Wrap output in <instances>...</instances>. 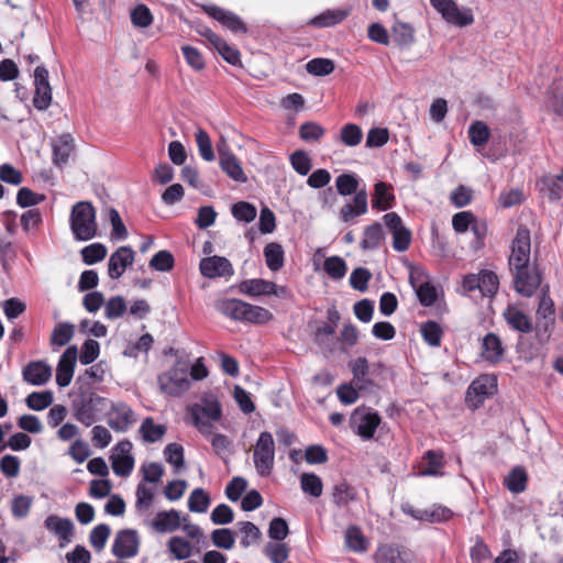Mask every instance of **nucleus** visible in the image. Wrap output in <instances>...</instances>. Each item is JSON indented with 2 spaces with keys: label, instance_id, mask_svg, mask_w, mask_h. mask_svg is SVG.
<instances>
[{
  "label": "nucleus",
  "instance_id": "obj_1",
  "mask_svg": "<svg viewBox=\"0 0 563 563\" xmlns=\"http://www.w3.org/2000/svg\"><path fill=\"white\" fill-rule=\"evenodd\" d=\"M515 290L523 297H532L541 285L542 275L537 264H531V235L526 225H519L511 241L508 257Z\"/></svg>",
  "mask_w": 563,
  "mask_h": 563
},
{
  "label": "nucleus",
  "instance_id": "obj_2",
  "mask_svg": "<svg viewBox=\"0 0 563 563\" xmlns=\"http://www.w3.org/2000/svg\"><path fill=\"white\" fill-rule=\"evenodd\" d=\"M70 231L76 241H89L97 236L96 209L88 201L73 206L69 217Z\"/></svg>",
  "mask_w": 563,
  "mask_h": 563
},
{
  "label": "nucleus",
  "instance_id": "obj_3",
  "mask_svg": "<svg viewBox=\"0 0 563 563\" xmlns=\"http://www.w3.org/2000/svg\"><path fill=\"white\" fill-rule=\"evenodd\" d=\"M190 422L198 431L209 437L214 429L213 422L219 421L222 417V408L218 400L205 401L203 404H194L188 407Z\"/></svg>",
  "mask_w": 563,
  "mask_h": 563
},
{
  "label": "nucleus",
  "instance_id": "obj_4",
  "mask_svg": "<svg viewBox=\"0 0 563 563\" xmlns=\"http://www.w3.org/2000/svg\"><path fill=\"white\" fill-rule=\"evenodd\" d=\"M275 441L268 431L260 433L253 449V463L261 477H268L275 466Z\"/></svg>",
  "mask_w": 563,
  "mask_h": 563
},
{
  "label": "nucleus",
  "instance_id": "obj_5",
  "mask_svg": "<svg viewBox=\"0 0 563 563\" xmlns=\"http://www.w3.org/2000/svg\"><path fill=\"white\" fill-rule=\"evenodd\" d=\"M159 389L169 397H178L186 393L190 387L188 378V368L180 363L175 364L168 371L157 377Z\"/></svg>",
  "mask_w": 563,
  "mask_h": 563
},
{
  "label": "nucleus",
  "instance_id": "obj_6",
  "mask_svg": "<svg viewBox=\"0 0 563 563\" xmlns=\"http://www.w3.org/2000/svg\"><path fill=\"white\" fill-rule=\"evenodd\" d=\"M380 422L382 418L378 412L366 406L356 407L349 421L352 431L363 440L373 439Z\"/></svg>",
  "mask_w": 563,
  "mask_h": 563
},
{
  "label": "nucleus",
  "instance_id": "obj_7",
  "mask_svg": "<svg viewBox=\"0 0 563 563\" xmlns=\"http://www.w3.org/2000/svg\"><path fill=\"white\" fill-rule=\"evenodd\" d=\"M136 422L135 412L126 402H112L107 413V423L115 432H126Z\"/></svg>",
  "mask_w": 563,
  "mask_h": 563
},
{
  "label": "nucleus",
  "instance_id": "obj_8",
  "mask_svg": "<svg viewBox=\"0 0 563 563\" xmlns=\"http://www.w3.org/2000/svg\"><path fill=\"white\" fill-rule=\"evenodd\" d=\"M140 537L134 529H123L117 532L112 543V554L118 559H131L137 555Z\"/></svg>",
  "mask_w": 563,
  "mask_h": 563
},
{
  "label": "nucleus",
  "instance_id": "obj_9",
  "mask_svg": "<svg viewBox=\"0 0 563 563\" xmlns=\"http://www.w3.org/2000/svg\"><path fill=\"white\" fill-rule=\"evenodd\" d=\"M536 316L538 335L549 338L554 327V302L549 295L548 288L542 289Z\"/></svg>",
  "mask_w": 563,
  "mask_h": 563
},
{
  "label": "nucleus",
  "instance_id": "obj_10",
  "mask_svg": "<svg viewBox=\"0 0 563 563\" xmlns=\"http://www.w3.org/2000/svg\"><path fill=\"white\" fill-rule=\"evenodd\" d=\"M131 450L132 443L129 440H122L113 446L110 460L115 475L126 477L131 474L134 467V459L130 454Z\"/></svg>",
  "mask_w": 563,
  "mask_h": 563
},
{
  "label": "nucleus",
  "instance_id": "obj_11",
  "mask_svg": "<svg viewBox=\"0 0 563 563\" xmlns=\"http://www.w3.org/2000/svg\"><path fill=\"white\" fill-rule=\"evenodd\" d=\"M497 389V379L493 375H482L468 386L466 391V400L474 407L483 405L485 399Z\"/></svg>",
  "mask_w": 563,
  "mask_h": 563
},
{
  "label": "nucleus",
  "instance_id": "obj_12",
  "mask_svg": "<svg viewBox=\"0 0 563 563\" xmlns=\"http://www.w3.org/2000/svg\"><path fill=\"white\" fill-rule=\"evenodd\" d=\"M386 227L391 231L393 247L397 252H405L411 243V232L402 224V219L396 212H388L384 217Z\"/></svg>",
  "mask_w": 563,
  "mask_h": 563
},
{
  "label": "nucleus",
  "instance_id": "obj_13",
  "mask_svg": "<svg viewBox=\"0 0 563 563\" xmlns=\"http://www.w3.org/2000/svg\"><path fill=\"white\" fill-rule=\"evenodd\" d=\"M199 271L203 277L209 279L230 278L234 275L231 262L227 257L218 255L201 258Z\"/></svg>",
  "mask_w": 563,
  "mask_h": 563
},
{
  "label": "nucleus",
  "instance_id": "obj_14",
  "mask_svg": "<svg viewBox=\"0 0 563 563\" xmlns=\"http://www.w3.org/2000/svg\"><path fill=\"white\" fill-rule=\"evenodd\" d=\"M35 92L33 97V106L40 111L46 110L52 102V88L48 82V70L40 65L34 70Z\"/></svg>",
  "mask_w": 563,
  "mask_h": 563
},
{
  "label": "nucleus",
  "instance_id": "obj_15",
  "mask_svg": "<svg viewBox=\"0 0 563 563\" xmlns=\"http://www.w3.org/2000/svg\"><path fill=\"white\" fill-rule=\"evenodd\" d=\"M410 284L416 290L419 302L424 307H430L435 303L438 292L435 287L428 280L422 269H416L410 273Z\"/></svg>",
  "mask_w": 563,
  "mask_h": 563
},
{
  "label": "nucleus",
  "instance_id": "obj_16",
  "mask_svg": "<svg viewBox=\"0 0 563 563\" xmlns=\"http://www.w3.org/2000/svg\"><path fill=\"white\" fill-rule=\"evenodd\" d=\"M353 378L351 383L362 393L371 394L376 389L375 382L368 377L369 364L365 357H357L349 364Z\"/></svg>",
  "mask_w": 563,
  "mask_h": 563
},
{
  "label": "nucleus",
  "instance_id": "obj_17",
  "mask_svg": "<svg viewBox=\"0 0 563 563\" xmlns=\"http://www.w3.org/2000/svg\"><path fill=\"white\" fill-rule=\"evenodd\" d=\"M103 399L99 396L90 395L74 404V417L85 427L92 426L99 419L98 405Z\"/></svg>",
  "mask_w": 563,
  "mask_h": 563
},
{
  "label": "nucleus",
  "instance_id": "obj_18",
  "mask_svg": "<svg viewBox=\"0 0 563 563\" xmlns=\"http://www.w3.org/2000/svg\"><path fill=\"white\" fill-rule=\"evenodd\" d=\"M135 253L130 246L118 247L109 257L108 275L111 279H119L134 262Z\"/></svg>",
  "mask_w": 563,
  "mask_h": 563
},
{
  "label": "nucleus",
  "instance_id": "obj_19",
  "mask_svg": "<svg viewBox=\"0 0 563 563\" xmlns=\"http://www.w3.org/2000/svg\"><path fill=\"white\" fill-rule=\"evenodd\" d=\"M77 358L78 349L76 345L68 346L62 354L56 367V384L59 387H66L70 384Z\"/></svg>",
  "mask_w": 563,
  "mask_h": 563
},
{
  "label": "nucleus",
  "instance_id": "obj_20",
  "mask_svg": "<svg viewBox=\"0 0 563 563\" xmlns=\"http://www.w3.org/2000/svg\"><path fill=\"white\" fill-rule=\"evenodd\" d=\"M205 12L217 20L223 26L228 27L233 33H246L247 26L243 20L232 11L225 10L218 5H205Z\"/></svg>",
  "mask_w": 563,
  "mask_h": 563
},
{
  "label": "nucleus",
  "instance_id": "obj_21",
  "mask_svg": "<svg viewBox=\"0 0 563 563\" xmlns=\"http://www.w3.org/2000/svg\"><path fill=\"white\" fill-rule=\"evenodd\" d=\"M374 563H408L409 551L397 543H380L373 553Z\"/></svg>",
  "mask_w": 563,
  "mask_h": 563
},
{
  "label": "nucleus",
  "instance_id": "obj_22",
  "mask_svg": "<svg viewBox=\"0 0 563 563\" xmlns=\"http://www.w3.org/2000/svg\"><path fill=\"white\" fill-rule=\"evenodd\" d=\"M25 383L32 386H43L52 377V367L44 361H31L22 369Z\"/></svg>",
  "mask_w": 563,
  "mask_h": 563
},
{
  "label": "nucleus",
  "instance_id": "obj_23",
  "mask_svg": "<svg viewBox=\"0 0 563 563\" xmlns=\"http://www.w3.org/2000/svg\"><path fill=\"white\" fill-rule=\"evenodd\" d=\"M401 510L415 519L429 522H442L452 517V511L443 506H433L431 509L421 510L415 509L411 505L407 504L401 506Z\"/></svg>",
  "mask_w": 563,
  "mask_h": 563
},
{
  "label": "nucleus",
  "instance_id": "obj_24",
  "mask_svg": "<svg viewBox=\"0 0 563 563\" xmlns=\"http://www.w3.org/2000/svg\"><path fill=\"white\" fill-rule=\"evenodd\" d=\"M180 526V514L176 509L158 511L151 522V528L158 533H172Z\"/></svg>",
  "mask_w": 563,
  "mask_h": 563
},
{
  "label": "nucleus",
  "instance_id": "obj_25",
  "mask_svg": "<svg viewBox=\"0 0 563 563\" xmlns=\"http://www.w3.org/2000/svg\"><path fill=\"white\" fill-rule=\"evenodd\" d=\"M503 317L510 329L520 333H530L533 330L531 319L517 306L509 305L503 312Z\"/></svg>",
  "mask_w": 563,
  "mask_h": 563
},
{
  "label": "nucleus",
  "instance_id": "obj_26",
  "mask_svg": "<svg viewBox=\"0 0 563 563\" xmlns=\"http://www.w3.org/2000/svg\"><path fill=\"white\" fill-rule=\"evenodd\" d=\"M219 151V164L221 169L233 180L238 183H246L247 177L243 172L241 163L238 157L230 151L218 148Z\"/></svg>",
  "mask_w": 563,
  "mask_h": 563
},
{
  "label": "nucleus",
  "instance_id": "obj_27",
  "mask_svg": "<svg viewBox=\"0 0 563 563\" xmlns=\"http://www.w3.org/2000/svg\"><path fill=\"white\" fill-rule=\"evenodd\" d=\"M44 527L62 542H70L74 533V523L70 519L49 515L44 521Z\"/></svg>",
  "mask_w": 563,
  "mask_h": 563
},
{
  "label": "nucleus",
  "instance_id": "obj_28",
  "mask_svg": "<svg viewBox=\"0 0 563 563\" xmlns=\"http://www.w3.org/2000/svg\"><path fill=\"white\" fill-rule=\"evenodd\" d=\"M423 465L418 472V476H442L444 473V454L442 451L428 450L422 456Z\"/></svg>",
  "mask_w": 563,
  "mask_h": 563
},
{
  "label": "nucleus",
  "instance_id": "obj_29",
  "mask_svg": "<svg viewBox=\"0 0 563 563\" xmlns=\"http://www.w3.org/2000/svg\"><path fill=\"white\" fill-rule=\"evenodd\" d=\"M367 209V192L365 189H361L354 195L352 203H346L341 208L340 219L343 222H350L354 218L365 214Z\"/></svg>",
  "mask_w": 563,
  "mask_h": 563
},
{
  "label": "nucleus",
  "instance_id": "obj_30",
  "mask_svg": "<svg viewBox=\"0 0 563 563\" xmlns=\"http://www.w3.org/2000/svg\"><path fill=\"white\" fill-rule=\"evenodd\" d=\"M394 201L393 186L384 181L376 183L372 197V208L378 211H386L393 207Z\"/></svg>",
  "mask_w": 563,
  "mask_h": 563
},
{
  "label": "nucleus",
  "instance_id": "obj_31",
  "mask_svg": "<svg viewBox=\"0 0 563 563\" xmlns=\"http://www.w3.org/2000/svg\"><path fill=\"white\" fill-rule=\"evenodd\" d=\"M246 301L236 298H224L216 301L214 307L224 317L234 320L243 321L244 309Z\"/></svg>",
  "mask_w": 563,
  "mask_h": 563
},
{
  "label": "nucleus",
  "instance_id": "obj_32",
  "mask_svg": "<svg viewBox=\"0 0 563 563\" xmlns=\"http://www.w3.org/2000/svg\"><path fill=\"white\" fill-rule=\"evenodd\" d=\"M351 11V7L325 10L312 18L310 20V24L316 27L333 26L345 20L350 15Z\"/></svg>",
  "mask_w": 563,
  "mask_h": 563
},
{
  "label": "nucleus",
  "instance_id": "obj_33",
  "mask_svg": "<svg viewBox=\"0 0 563 563\" xmlns=\"http://www.w3.org/2000/svg\"><path fill=\"white\" fill-rule=\"evenodd\" d=\"M482 349V356L493 364L500 362L505 352L500 338L493 332L484 336Z\"/></svg>",
  "mask_w": 563,
  "mask_h": 563
},
{
  "label": "nucleus",
  "instance_id": "obj_34",
  "mask_svg": "<svg viewBox=\"0 0 563 563\" xmlns=\"http://www.w3.org/2000/svg\"><path fill=\"white\" fill-rule=\"evenodd\" d=\"M345 547L355 553H364L369 548V541L364 536L362 529L356 525L346 528L344 534Z\"/></svg>",
  "mask_w": 563,
  "mask_h": 563
},
{
  "label": "nucleus",
  "instance_id": "obj_35",
  "mask_svg": "<svg viewBox=\"0 0 563 563\" xmlns=\"http://www.w3.org/2000/svg\"><path fill=\"white\" fill-rule=\"evenodd\" d=\"M74 150V139L70 134H63L53 142V154L55 165L66 164Z\"/></svg>",
  "mask_w": 563,
  "mask_h": 563
},
{
  "label": "nucleus",
  "instance_id": "obj_36",
  "mask_svg": "<svg viewBox=\"0 0 563 563\" xmlns=\"http://www.w3.org/2000/svg\"><path fill=\"white\" fill-rule=\"evenodd\" d=\"M271 289L272 282L262 278L245 279L239 285L240 292L250 297L269 296Z\"/></svg>",
  "mask_w": 563,
  "mask_h": 563
},
{
  "label": "nucleus",
  "instance_id": "obj_37",
  "mask_svg": "<svg viewBox=\"0 0 563 563\" xmlns=\"http://www.w3.org/2000/svg\"><path fill=\"white\" fill-rule=\"evenodd\" d=\"M167 428L165 424L155 423L152 417H146L139 429L144 442L154 443L165 435Z\"/></svg>",
  "mask_w": 563,
  "mask_h": 563
},
{
  "label": "nucleus",
  "instance_id": "obj_38",
  "mask_svg": "<svg viewBox=\"0 0 563 563\" xmlns=\"http://www.w3.org/2000/svg\"><path fill=\"white\" fill-rule=\"evenodd\" d=\"M264 257L267 267L273 271H279L285 263V253L279 243L271 242L264 247Z\"/></svg>",
  "mask_w": 563,
  "mask_h": 563
},
{
  "label": "nucleus",
  "instance_id": "obj_39",
  "mask_svg": "<svg viewBox=\"0 0 563 563\" xmlns=\"http://www.w3.org/2000/svg\"><path fill=\"white\" fill-rule=\"evenodd\" d=\"M420 333L423 341L432 346L439 347L442 342L443 329L441 325L433 320H428L420 325Z\"/></svg>",
  "mask_w": 563,
  "mask_h": 563
},
{
  "label": "nucleus",
  "instance_id": "obj_40",
  "mask_svg": "<svg viewBox=\"0 0 563 563\" xmlns=\"http://www.w3.org/2000/svg\"><path fill=\"white\" fill-rule=\"evenodd\" d=\"M547 107L554 114L563 118V78L553 81L547 99Z\"/></svg>",
  "mask_w": 563,
  "mask_h": 563
},
{
  "label": "nucleus",
  "instance_id": "obj_41",
  "mask_svg": "<svg viewBox=\"0 0 563 563\" xmlns=\"http://www.w3.org/2000/svg\"><path fill=\"white\" fill-rule=\"evenodd\" d=\"M384 240L383 227L375 222L364 229L361 247L363 250H376Z\"/></svg>",
  "mask_w": 563,
  "mask_h": 563
},
{
  "label": "nucleus",
  "instance_id": "obj_42",
  "mask_svg": "<svg viewBox=\"0 0 563 563\" xmlns=\"http://www.w3.org/2000/svg\"><path fill=\"white\" fill-rule=\"evenodd\" d=\"M272 319L273 313L268 309L246 302L242 322L266 324Z\"/></svg>",
  "mask_w": 563,
  "mask_h": 563
},
{
  "label": "nucleus",
  "instance_id": "obj_43",
  "mask_svg": "<svg viewBox=\"0 0 563 563\" xmlns=\"http://www.w3.org/2000/svg\"><path fill=\"white\" fill-rule=\"evenodd\" d=\"M336 140L345 146L355 147L363 140L362 129L355 123H346L340 129Z\"/></svg>",
  "mask_w": 563,
  "mask_h": 563
},
{
  "label": "nucleus",
  "instance_id": "obj_44",
  "mask_svg": "<svg viewBox=\"0 0 563 563\" xmlns=\"http://www.w3.org/2000/svg\"><path fill=\"white\" fill-rule=\"evenodd\" d=\"M528 476L523 467L517 466L511 470L504 481L507 489L514 494L522 493L527 487Z\"/></svg>",
  "mask_w": 563,
  "mask_h": 563
},
{
  "label": "nucleus",
  "instance_id": "obj_45",
  "mask_svg": "<svg viewBox=\"0 0 563 563\" xmlns=\"http://www.w3.org/2000/svg\"><path fill=\"white\" fill-rule=\"evenodd\" d=\"M332 497L333 503L338 507H344L349 505L351 501L357 499V492L355 487L351 486L346 482H343L334 486Z\"/></svg>",
  "mask_w": 563,
  "mask_h": 563
},
{
  "label": "nucleus",
  "instance_id": "obj_46",
  "mask_svg": "<svg viewBox=\"0 0 563 563\" xmlns=\"http://www.w3.org/2000/svg\"><path fill=\"white\" fill-rule=\"evenodd\" d=\"M393 40L400 47H408L415 42V30L410 24L398 22L393 26Z\"/></svg>",
  "mask_w": 563,
  "mask_h": 563
},
{
  "label": "nucleus",
  "instance_id": "obj_47",
  "mask_svg": "<svg viewBox=\"0 0 563 563\" xmlns=\"http://www.w3.org/2000/svg\"><path fill=\"white\" fill-rule=\"evenodd\" d=\"M211 503L209 494L203 488H195L188 497V509L191 512L203 514Z\"/></svg>",
  "mask_w": 563,
  "mask_h": 563
},
{
  "label": "nucleus",
  "instance_id": "obj_48",
  "mask_svg": "<svg viewBox=\"0 0 563 563\" xmlns=\"http://www.w3.org/2000/svg\"><path fill=\"white\" fill-rule=\"evenodd\" d=\"M75 333V327L70 322H59L55 325L51 334V343L57 346H64L69 343Z\"/></svg>",
  "mask_w": 563,
  "mask_h": 563
},
{
  "label": "nucleus",
  "instance_id": "obj_49",
  "mask_svg": "<svg viewBox=\"0 0 563 563\" xmlns=\"http://www.w3.org/2000/svg\"><path fill=\"white\" fill-rule=\"evenodd\" d=\"M126 311V301L120 295L110 297L104 303V317L108 320L119 319L123 317Z\"/></svg>",
  "mask_w": 563,
  "mask_h": 563
},
{
  "label": "nucleus",
  "instance_id": "obj_50",
  "mask_svg": "<svg viewBox=\"0 0 563 563\" xmlns=\"http://www.w3.org/2000/svg\"><path fill=\"white\" fill-rule=\"evenodd\" d=\"M300 487L305 494H308L314 498L320 497L323 490L321 478L313 473L301 474Z\"/></svg>",
  "mask_w": 563,
  "mask_h": 563
},
{
  "label": "nucleus",
  "instance_id": "obj_51",
  "mask_svg": "<svg viewBox=\"0 0 563 563\" xmlns=\"http://www.w3.org/2000/svg\"><path fill=\"white\" fill-rule=\"evenodd\" d=\"M490 136V130L483 121H475L468 128V139L474 146L485 145Z\"/></svg>",
  "mask_w": 563,
  "mask_h": 563
},
{
  "label": "nucleus",
  "instance_id": "obj_52",
  "mask_svg": "<svg viewBox=\"0 0 563 563\" xmlns=\"http://www.w3.org/2000/svg\"><path fill=\"white\" fill-rule=\"evenodd\" d=\"M323 269L332 279L339 280L345 276L347 267L342 257L333 255L324 260Z\"/></svg>",
  "mask_w": 563,
  "mask_h": 563
},
{
  "label": "nucleus",
  "instance_id": "obj_53",
  "mask_svg": "<svg viewBox=\"0 0 563 563\" xmlns=\"http://www.w3.org/2000/svg\"><path fill=\"white\" fill-rule=\"evenodd\" d=\"M80 254L85 264L93 265L107 256V247L102 243L97 242L85 246Z\"/></svg>",
  "mask_w": 563,
  "mask_h": 563
},
{
  "label": "nucleus",
  "instance_id": "obj_54",
  "mask_svg": "<svg viewBox=\"0 0 563 563\" xmlns=\"http://www.w3.org/2000/svg\"><path fill=\"white\" fill-rule=\"evenodd\" d=\"M358 178L354 174H341L335 178V187L341 196H350L358 190Z\"/></svg>",
  "mask_w": 563,
  "mask_h": 563
},
{
  "label": "nucleus",
  "instance_id": "obj_55",
  "mask_svg": "<svg viewBox=\"0 0 563 563\" xmlns=\"http://www.w3.org/2000/svg\"><path fill=\"white\" fill-rule=\"evenodd\" d=\"M231 213L238 221L250 223L256 218L257 210L250 202L239 201L231 207Z\"/></svg>",
  "mask_w": 563,
  "mask_h": 563
},
{
  "label": "nucleus",
  "instance_id": "obj_56",
  "mask_svg": "<svg viewBox=\"0 0 563 563\" xmlns=\"http://www.w3.org/2000/svg\"><path fill=\"white\" fill-rule=\"evenodd\" d=\"M479 291L485 297H493L498 290V276L492 271H482L479 273Z\"/></svg>",
  "mask_w": 563,
  "mask_h": 563
},
{
  "label": "nucleus",
  "instance_id": "obj_57",
  "mask_svg": "<svg viewBox=\"0 0 563 563\" xmlns=\"http://www.w3.org/2000/svg\"><path fill=\"white\" fill-rule=\"evenodd\" d=\"M335 68L334 62L329 58H312L306 64V69L313 76L330 75Z\"/></svg>",
  "mask_w": 563,
  "mask_h": 563
},
{
  "label": "nucleus",
  "instance_id": "obj_58",
  "mask_svg": "<svg viewBox=\"0 0 563 563\" xmlns=\"http://www.w3.org/2000/svg\"><path fill=\"white\" fill-rule=\"evenodd\" d=\"M167 547L176 560H186L192 552L190 543L181 537H172Z\"/></svg>",
  "mask_w": 563,
  "mask_h": 563
},
{
  "label": "nucleus",
  "instance_id": "obj_59",
  "mask_svg": "<svg viewBox=\"0 0 563 563\" xmlns=\"http://www.w3.org/2000/svg\"><path fill=\"white\" fill-rule=\"evenodd\" d=\"M53 400V394L48 390L33 391L26 397V405L32 410L41 411L49 407Z\"/></svg>",
  "mask_w": 563,
  "mask_h": 563
},
{
  "label": "nucleus",
  "instance_id": "obj_60",
  "mask_svg": "<svg viewBox=\"0 0 563 563\" xmlns=\"http://www.w3.org/2000/svg\"><path fill=\"white\" fill-rule=\"evenodd\" d=\"M175 258L169 251L163 250L157 252L151 258L148 265L157 272H169L173 269Z\"/></svg>",
  "mask_w": 563,
  "mask_h": 563
},
{
  "label": "nucleus",
  "instance_id": "obj_61",
  "mask_svg": "<svg viewBox=\"0 0 563 563\" xmlns=\"http://www.w3.org/2000/svg\"><path fill=\"white\" fill-rule=\"evenodd\" d=\"M111 530L110 527L106 523H100L96 526L89 536V541L91 547L100 552L106 547V543L110 537Z\"/></svg>",
  "mask_w": 563,
  "mask_h": 563
},
{
  "label": "nucleus",
  "instance_id": "obj_62",
  "mask_svg": "<svg viewBox=\"0 0 563 563\" xmlns=\"http://www.w3.org/2000/svg\"><path fill=\"white\" fill-rule=\"evenodd\" d=\"M238 526L243 534L240 542L243 548H249L261 539V530L253 522L240 521Z\"/></svg>",
  "mask_w": 563,
  "mask_h": 563
},
{
  "label": "nucleus",
  "instance_id": "obj_63",
  "mask_svg": "<svg viewBox=\"0 0 563 563\" xmlns=\"http://www.w3.org/2000/svg\"><path fill=\"white\" fill-rule=\"evenodd\" d=\"M99 354L100 344L93 339H87L81 345L78 358L82 365H89L98 358Z\"/></svg>",
  "mask_w": 563,
  "mask_h": 563
},
{
  "label": "nucleus",
  "instance_id": "obj_64",
  "mask_svg": "<svg viewBox=\"0 0 563 563\" xmlns=\"http://www.w3.org/2000/svg\"><path fill=\"white\" fill-rule=\"evenodd\" d=\"M476 219L471 211H460L452 217V228L455 233L463 234L471 229Z\"/></svg>",
  "mask_w": 563,
  "mask_h": 563
}]
</instances>
